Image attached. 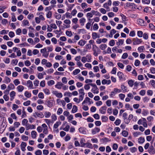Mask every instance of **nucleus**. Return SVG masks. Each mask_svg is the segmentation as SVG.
Masks as SVG:
<instances>
[{
	"label": "nucleus",
	"instance_id": "obj_1",
	"mask_svg": "<svg viewBox=\"0 0 155 155\" xmlns=\"http://www.w3.org/2000/svg\"><path fill=\"white\" fill-rule=\"evenodd\" d=\"M92 87H93L91 90V91L94 94H98L99 93V89L96 84H93Z\"/></svg>",
	"mask_w": 155,
	"mask_h": 155
},
{
	"label": "nucleus",
	"instance_id": "obj_2",
	"mask_svg": "<svg viewBox=\"0 0 155 155\" xmlns=\"http://www.w3.org/2000/svg\"><path fill=\"white\" fill-rule=\"evenodd\" d=\"M133 44L134 45H139L142 42L141 39H139L137 38H133Z\"/></svg>",
	"mask_w": 155,
	"mask_h": 155
},
{
	"label": "nucleus",
	"instance_id": "obj_3",
	"mask_svg": "<svg viewBox=\"0 0 155 155\" xmlns=\"http://www.w3.org/2000/svg\"><path fill=\"white\" fill-rule=\"evenodd\" d=\"M121 92V90L120 89L114 88V89L113 91L111 92L110 96V97H112L115 94H116L117 93H120Z\"/></svg>",
	"mask_w": 155,
	"mask_h": 155
},
{
	"label": "nucleus",
	"instance_id": "obj_4",
	"mask_svg": "<svg viewBox=\"0 0 155 155\" xmlns=\"http://www.w3.org/2000/svg\"><path fill=\"white\" fill-rule=\"evenodd\" d=\"M52 94L58 98H61L63 96L61 92H58L56 91H52Z\"/></svg>",
	"mask_w": 155,
	"mask_h": 155
},
{
	"label": "nucleus",
	"instance_id": "obj_5",
	"mask_svg": "<svg viewBox=\"0 0 155 155\" xmlns=\"http://www.w3.org/2000/svg\"><path fill=\"white\" fill-rule=\"evenodd\" d=\"M41 126L43 128V132L45 134H48V131L47 125L45 124H44L42 125Z\"/></svg>",
	"mask_w": 155,
	"mask_h": 155
},
{
	"label": "nucleus",
	"instance_id": "obj_6",
	"mask_svg": "<svg viewBox=\"0 0 155 155\" xmlns=\"http://www.w3.org/2000/svg\"><path fill=\"white\" fill-rule=\"evenodd\" d=\"M33 116L36 117L42 118L44 117L43 114L41 112H36L34 114Z\"/></svg>",
	"mask_w": 155,
	"mask_h": 155
},
{
	"label": "nucleus",
	"instance_id": "obj_7",
	"mask_svg": "<svg viewBox=\"0 0 155 155\" xmlns=\"http://www.w3.org/2000/svg\"><path fill=\"white\" fill-rule=\"evenodd\" d=\"M9 95L10 97V100L11 101H12L15 98L16 95V93L15 91H12L10 93Z\"/></svg>",
	"mask_w": 155,
	"mask_h": 155
},
{
	"label": "nucleus",
	"instance_id": "obj_8",
	"mask_svg": "<svg viewBox=\"0 0 155 155\" xmlns=\"http://www.w3.org/2000/svg\"><path fill=\"white\" fill-rule=\"evenodd\" d=\"M64 23L66 25H65L66 28H68L70 27V24L71 23V21L69 19H66L64 21Z\"/></svg>",
	"mask_w": 155,
	"mask_h": 155
},
{
	"label": "nucleus",
	"instance_id": "obj_9",
	"mask_svg": "<svg viewBox=\"0 0 155 155\" xmlns=\"http://www.w3.org/2000/svg\"><path fill=\"white\" fill-rule=\"evenodd\" d=\"M100 131V129L98 127H96L91 130L92 134L94 135L96 134L97 133L99 132Z\"/></svg>",
	"mask_w": 155,
	"mask_h": 155
},
{
	"label": "nucleus",
	"instance_id": "obj_10",
	"mask_svg": "<svg viewBox=\"0 0 155 155\" xmlns=\"http://www.w3.org/2000/svg\"><path fill=\"white\" fill-rule=\"evenodd\" d=\"M106 109L107 107L106 106L102 107L99 109V111L102 114H104L106 113Z\"/></svg>",
	"mask_w": 155,
	"mask_h": 155
},
{
	"label": "nucleus",
	"instance_id": "obj_11",
	"mask_svg": "<svg viewBox=\"0 0 155 155\" xmlns=\"http://www.w3.org/2000/svg\"><path fill=\"white\" fill-rule=\"evenodd\" d=\"M25 128L26 130H28L30 129H35V126L33 124L31 125L28 124L27 125H26Z\"/></svg>",
	"mask_w": 155,
	"mask_h": 155
},
{
	"label": "nucleus",
	"instance_id": "obj_12",
	"mask_svg": "<svg viewBox=\"0 0 155 155\" xmlns=\"http://www.w3.org/2000/svg\"><path fill=\"white\" fill-rule=\"evenodd\" d=\"M92 49L94 51V55L95 56H97L98 54L97 52V49H98V47L95 45H93Z\"/></svg>",
	"mask_w": 155,
	"mask_h": 155
},
{
	"label": "nucleus",
	"instance_id": "obj_13",
	"mask_svg": "<svg viewBox=\"0 0 155 155\" xmlns=\"http://www.w3.org/2000/svg\"><path fill=\"white\" fill-rule=\"evenodd\" d=\"M148 150L150 153L154 154L155 153V149L153 146H150Z\"/></svg>",
	"mask_w": 155,
	"mask_h": 155
},
{
	"label": "nucleus",
	"instance_id": "obj_14",
	"mask_svg": "<svg viewBox=\"0 0 155 155\" xmlns=\"http://www.w3.org/2000/svg\"><path fill=\"white\" fill-rule=\"evenodd\" d=\"M27 144L25 142H21V149L22 151H24L25 150V147L26 146Z\"/></svg>",
	"mask_w": 155,
	"mask_h": 155
},
{
	"label": "nucleus",
	"instance_id": "obj_15",
	"mask_svg": "<svg viewBox=\"0 0 155 155\" xmlns=\"http://www.w3.org/2000/svg\"><path fill=\"white\" fill-rule=\"evenodd\" d=\"M112 50L113 52L117 51V52L121 53L122 52V50L121 49H118L116 47H114L112 48Z\"/></svg>",
	"mask_w": 155,
	"mask_h": 155
},
{
	"label": "nucleus",
	"instance_id": "obj_16",
	"mask_svg": "<svg viewBox=\"0 0 155 155\" xmlns=\"http://www.w3.org/2000/svg\"><path fill=\"white\" fill-rule=\"evenodd\" d=\"M63 85V84L61 82H58L57 84L55 85V87L57 88H58L59 89H61V87H62Z\"/></svg>",
	"mask_w": 155,
	"mask_h": 155
},
{
	"label": "nucleus",
	"instance_id": "obj_17",
	"mask_svg": "<svg viewBox=\"0 0 155 155\" xmlns=\"http://www.w3.org/2000/svg\"><path fill=\"white\" fill-rule=\"evenodd\" d=\"M137 22L139 25L143 26L144 25V21L141 19H139L137 20Z\"/></svg>",
	"mask_w": 155,
	"mask_h": 155
},
{
	"label": "nucleus",
	"instance_id": "obj_18",
	"mask_svg": "<svg viewBox=\"0 0 155 155\" xmlns=\"http://www.w3.org/2000/svg\"><path fill=\"white\" fill-rule=\"evenodd\" d=\"M85 140L84 138H81L80 140V143L81 145V147H84L86 145L85 143H84Z\"/></svg>",
	"mask_w": 155,
	"mask_h": 155
},
{
	"label": "nucleus",
	"instance_id": "obj_19",
	"mask_svg": "<svg viewBox=\"0 0 155 155\" xmlns=\"http://www.w3.org/2000/svg\"><path fill=\"white\" fill-rule=\"evenodd\" d=\"M61 122L60 121H57L54 124L53 126L54 128L57 129L58 127L61 124Z\"/></svg>",
	"mask_w": 155,
	"mask_h": 155
},
{
	"label": "nucleus",
	"instance_id": "obj_20",
	"mask_svg": "<svg viewBox=\"0 0 155 155\" xmlns=\"http://www.w3.org/2000/svg\"><path fill=\"white\" fill-rule=\"evenodd\" d=\"M86 41L83 40H80L78 42V44L82 46H83L86 43Z\"/></svg>",
	"mask_w": 155,
	"mask_h": 155
},
{
	"label": "nucleus",
	"instance_id": "obj_21",
	"mask_svg": "<svg viewBox=\"0 0 155 155\" xmlns=\"http://www.w3.org/2000/svg\"><path fill=\"white\" fill-rule=\"evenodd\" d=\"M124 42V40L119 39L118 41L116 43V44L118 46H120L123 44Z\"/></svg>",
	"mask_w": 155,
	"mask_h": 155
},
{
	"label": "nucleus",
	"instance_id": "obj_22",
	"mask_svg": "<svg viewBox=\"0 0 155 155\" xmlns=\"http://www.w3.org/2000/svg\"><path fill=\"white\" fill-rule=\"evenodd\" d=\"M86 21V19L84 18H83L80 19L79 22L81 24V25L83 26L84 25V23Z\"/></svg>",
	"mask_w": 155,
	"mask_h": 155
},
{
	"label": "nucleus",
	"instance_id": "obj_23",
	"mask_svg": "<svg viewBox=\"0 0 155 155\" xmlns=\"http://www.w3.org/2000/svg\"><path fill=\"white\" fill-rule=\"evenodd\" d=\"M17 88L18 92H21L24 89V87L22 85H19L17 87Z\"/></svg>",
	"mask_w": 155,
	"mask_h": 155
},
{
	"label": "nucleus",
	"instance_id": "obj_24",
	"mask_svg": "<svg viewBox=\"0 0 155 155\" xmlns=\"http://www.w3.org/2000/svg\"><path fill=\"white\" fill-rule=\"evenodd\" d=\"M92 84H93L92 83H89L85 85L84 86V88L86 90H88L90 89V86H92Z\"/></svg>",
	"mask_w": 155,
	"mask_h": 155
},
{
	"label": "nucleus",
	"instance_id": "obj_25",
	"mask_svg": "<svg viewBox=\"0 0 155 155\" xmlns=\"http://www.w3.org/2000/svg\"><path fill=\"white\" fill-rule=\"evenodd\" d=\"M121 88L122 90V92L124 93L126 92L127 91V87L124 85H121Z\"/></svg>",
	"mask_w": 155,
	"mask_h": 155
},
{
	"label": "nucleus",
	"instance_id": "obj_26",
	"mask_svg": "<svg viewBox=\"0 0 155 155\" xmlns=\"http://www.w3.org/2000/svg\"><path fill=\"white\" fill-rule=\"evenodd\" d=\"M79 131L81 134H86V131L83 127H80L79 128Z\"/></svg>",
	"mask_w": 155,
	"mask_h": 155
},
{
	"label": "nucleus",
	"instance_id": "obj_27",
	"mask_svg": "<svg viewBox=\"0 0 155 155\" xmlns=\"http://www.w3.org/2000/svg\"><path fill=\"white\" fill-rule=\"evenodd\" d=\"M37 134L36 132L35 131L33 130L31 132V136L33 138H36Z\"/></svg>",
	"mask_w": 155,
	"mask_h": 155
},
{
	"label": "nucleus",
	"instance_id": "obj_28",
	"mask_svg": "<svg viewBox=\"0 0 155 155\" xmlns=\"http://www.w3.org/2000/svg\"><path fill=\"white\" fill-rule=\"evenodd\" d=\"M27 86L29 87L32 88L33 84L32 81L30 80H28L27 81Z\"/></svg>",
	"mask_w": 155,
	"mask_h": 155
},
{
	"label": "nucleus",
	"instance_id": "obj_29",
	"mask_svg": "<svg viewBox=\"0 0 155 155\" xmlns=\"http://www.w3.org/2000/svg\"><path fill=\"white\" fill-rule=\"evenodd\" d=\"M117 75L118 76L119 79L120 80L123 78L124 76V74L123 73L120 71L117 72Z\"/></svg>",
	"mask_w": 155,
	"mask_h": 155
},
{
	"label": "nucleus",
	"instance_id": "obj_30",
	"mask_svg": "<svg viewBox=\"0 0 155 155\" xmlns=\"http://www.w3.org/2000/svg\"><path fill=\"white\" fill-rule=\"evenodd\" d=\"M8 88L9 90H11L14 89L15 88V87L14 84L12 83H10L8 86Z\"/></svg>",
	"mask_w": 155,
	"mask_h": 155
},
{
	"label": "nucleus",
	"instance_id": "obj_31",
	"mask_svg": "<svg viewBox=\"0 0 155 155\" xmlns=\"http://www.w3.org/2000/svg\"><path fill=\"white\" fill-rule=\"evenodd\" d=\"M44 14L42 12H40L39 13V16L38 17L40 20L44 21L45 20V18L43 16V15Z\"/></svg>",
	"mask_w": 155,
	"mask_h": 155
},
{
	"label": "nucleus",
	"instance_id": "obj_32",
	"mask_svg": "<svg viewBox=\"0 0 155 155\" xmlns=\"http://www.w3.org/2000/svg\"><path fill=\"white\" fill-rule=\"evenodd\" d=\"M145 139L142 137H139L138 139V142L140 143H143L145 141Z\"/></svg>",
	"mask_w": 155,
	"mask_h": 155
},
{
	"label": "nucleus",
	"instance_id": "obj_33",
	"mask_svg": "<svg viewBox=\"0 0 155 155\" xmlns=\"http://www.w3.org/2000/svg\"><path fill=\"white\" fill-rule=\"evenodd\" d=\"M22 24L24 26H28L29 25V22L28 20H24L22 21Z\"/></svg>",
	"mask_w": 155,
	"mask_h": 155
},
{
	"label": "nucleus",
	"instance_id": "obj_34",
	"mask_svg": "<svg viewBox=\"0 0 155 155\" xmlns=\"http://www.w3.org/2000/svg\"><path fill=\"white\" fill-rule=\"evenodd\" d=\"M78 110V107L76 105H74L72 109L71 112L72 113H75L77 112Z\"/></svg>",
	"mask_w": 155,
	"mask_h": 155
},
{
	"label": "nucleus",
	"instance_id": "obj_35",
	"mask_svg": "<svg viewBox=\"0 0 155 155\" xmlns=\"http://www.w3.org/2000/svg\"><path fill=\"white\" fill-rule=\"evenodd\" d=\"M66 35L69 37H71L73 35L71 31H66Z\"/></svg>",
	"mask_w": 155,
	"mask_h": 155
},
{
	"label": "nucleus",
	"instance_id": "obj_36",
	"mask_svg": "<svg viewBox=\"0 0 155 155\" xmlns=\"http://www.w3.org/2000/svg\"><path fill=\"white\" fill-rule=\"evenodd\" d=\"M28 120L26 119H24L22 121V124L23 125L25 126V127L28 124Z\"/></svg>",
	"mask_w": 155,
	"mask_h": 155
},
{
	"label": "nucleus",
	"instance_id": "obj_37",
	"mask_svg": "<svg viewBox=\"0 0 155 155\" xmlns=\"http://www.w3.org/2000/svg\"><path fill=\"white\" fill-rule=\"evenodd\" d=\"M92 37L93 39H95L97 38H99V36L98 35L97 33L96 32L93 33L92 34Z\"/></svg>",
	"mask_w": 155,
	"mask_h": 155
},
{
	"label": "nucleus",
	"instance_id": "obj_38",
	"mask_svg": "<svg viewBox=\"0 0 155 155\" xmlns=\"http://www.w3.org/2000/svg\"><path fill=\"white\" fill-rule=\"evenodd\" d=\"M51 114L49 112H45L44 114V115L46 118H48L51 115Z\"/></svg>",
	"mask_w": 155,
	"mask_h": 155
},
{
	"label": "nucleus",
	"instance_id": "obj_39",
	"mask_svg": "<svg viewBox=\"0 0 155 155\" xmlns=\"http://www.w3.org/2000/svg\"><path fill=\"white\" fill-rule=\"evenodd\" d=\"M107 47L106 45L105 44H101L100 46V48L102 50H104Z\"/></svg>",
	"mask_w": 155,
	"mask_h": 155
},
{
	"label": "nucleus",
	"instance_id": "obj_40",
	"mask_svg": "<svg viewBox=\"0 0 155 155\" xmlns=\"http://www.w3.org/2000/svg\"><path fill=\"white\" fill-rule=\"evenodd\" d=\"M25 95L26 97L29 98L31 96V93H29L28 91H26L25 93Z\"/></svg>",
	"mask_w": 155,
	"mask_h": 155
},
{
	"label": "nucleus",
	"instance_id": "obj_41",
	"mask_svg": "<svg viewBox=\"0 0 155 155\" xmlns=\"http://www.w3.org/2000/svg\"><path fill=\"white\" fill-rule=\"evenodd\" d=\"M122 135L124 137H127L128 135V132L126 130H124L122 132Z\"/></svg>",
	"mask_w": 155,
	"mask_h": 155
},
{
	"label": "nucleus",
	"instance_id": "obj_42",
	"mask_svg": "<svg viewBox=\"0 0 155 155\" xmlns=\"http://www.w3.org/2000/svg\"><path fill=\"white\" fill-rule=\"evenodd\" d=\"M43 2V4L45 5H48L49 4V2L48 0H41Z\"/></svg>",
	"mask_w": 155,
	"mask_h": 155
},
{
	"label": "nucleus",
	"instance_id": "obj_43",
	"mask_svg": "<svg viewBox=\"0 0 155 155\" xmlns=\"http://www.w3.org/2000/svg\"><path fill=\"white\" fill-rule=\"evenodd\" d=\"M5 82L6 83H9L11 82V80L8 77H5Z\"/></svg>",
	"mask_w": 155,
	"mask_h": 155
},
{
	"label": "nucleus",
	"instance_id": "obj_44",
	"mask_svg": "<svg viewBox=\"0 0 155 155\" xmlns=\"http://www.w3.org/2000/svg\"><path fill=\"white\" fill-rule=\"evenodd\" d=\"M47 105L49 107H51L52 106L53 103L51 101H47Z\"/></svg>",
	"mask_w": 155,
	"mask_h": 155
},
{
	"label": "nucleus",
	"instance_id": "obj_45",
	"mask_svg": "<svg viewBox=\"0 0 155 155\" xmlns=\"http://www.w3.org/2000/svg\"><path fill=\"white\" fill-rule=\"evenodd\" d=\"M80 72V70L79 69H76L73 71V74L75 75L79 73Z\"/></svg>",
	"mask_w": 155,
	"mask_h": 155
},
{
	"label": "nucleus",
	"instance_id": "obj_46",
	"mask_svg": "<svg viewBox=\"0 0 155 155\" xmlns=\"http://www.w3.org/2000/svg\"><path fill=\"white\" fill-rule=\"evenodd\" d=\"M52 15V13L51 11H49L46 15V17L48 18H51Z\"/></svg>",
	"mask_w": 155,
	"mask_h": 155
},
{
	"label": "nucleus",
	"instance_id": "obj_47",
	"mask_svg": "<svg viewBox=\"0 0 155 155\" xmlns=\"http://www.w3.org/2000/svg\"><path fill=\"white\" fill-rule=\"evenodd\" d=\"M13 82L16 86H17L20 84V82L18 79L14 80Z\"/></svg>",
	"mask_w": 155,
	"mask_h": 155
},
{
	"label": "nucleus",
	"instance_id": "obj_48",
	"mask_svg": "<svg viewBox=\"0 0 155 155\" xmlns=\"http://www.w3.org/2000/svg\"><path fill=\"white\" fill-rule=\"evenodd\" d=\"M130 150L131 152L133 153L137 151V149L135 147H132L130 148Z\"/></svg>",
	"mask_w": 155,
	"mask_h": 155
},
{
	"label": "nucleus",
	"instance_id": "obj_49",
	"mask_svg": "<svg viewBox=\"0 0 155 155\" xmlns=\"http://www.w3.org/2000/svg\"><path fill=\"white\" fill-rule=\"evenodd\" d=\"M128 56V55L127 53H124L121 57V58L123 59H125Z\"/></svg>",
	"mask_w": 155,
	"mask_h": 155
},
{
	"label": "nucleus",
	"instance_id": "obj_50",
	"mask_svg": "<svg viewBox=\"0 0 155 155\" xmlns=\"http://www.w3.org/2000/svg\"><path fill=\"white\" fill-rule=\"evenodd\" d=\"M138 36L139 37H142L143 36V32L141 31H138L137 33Z\"/></svg>",
	"mask_w": 155,
	"mask_h": 155
},
{
	"label": "nucleus",
	"instance_id": "obj_51",
	"mask_svg": "<svg viewBox=\"0 0 155 155\" xmlns=\"http://www.w3.org/2000/svg\"><path fill=\"white\" fill-rule=\"evenodd\" d=\"M140 63V61L136 59L135 61V63H134V65L136 66H139Z\"/></svg>",
	"mask_w": 155,
	"mask_h": 155
},
{
	"label": "nucleus",
	"instance_id": "obj_52",
	"mask_svg": "<svg viewBox=\"0 0 155 155\" xmlns=\"http://www.w3.org/2000/svg\"><path fill=\"white\" fill-rule=\"evenodd\" d=\"M11 117L14 119L17 120V117L15 113H12L10 115Z\"/></svg>",
	"mask_w": 155,
	"mask_h": 155
},
{
	"label": "nucleus",
	"instance_id": "obj_53",
	"mask_svg": "<svg viewBox=\"0 0 155 155\" xmlns=\"http://www.w3.org/2000/svg\"><path fill=\"white\" fill-rule=\"evenodd\" d=\"M63 111V110L62 108H59L58 109V111L57 112V114L58 115H60L61 114Z\"/></svg>",
	"mask_w": 155,
	"mask_h": 155
},
{
	"label": "nucleus",
	"instance_id": "obj_54",
	"mask_svg": "<svg viewBox=\"0 0 155 155\" xmlns=\"http://www.w3.org/2000/svg\"><path fill=\"white\" fill-rule=\"evenodd\" d=\"M54 82L53 80H51L49 81L48 82V86H51L54 84Z\"/></svg>",
	"mask_w": 155,
	"mask_h": 155
},
{
	"label": "nucleus",
	"instance_id": "obj_55",
	"mask_svg": "<svg viewBox=\"0 0 155 155\" xmlns=\"http://www.w3.org/2000/svg\"><path fill=\"white\" fill-rule=\"evenodd\" d=\"M128 84L130 86L132 87L134 85V81L132 80H130L128 81Z\"/></svg>",
	"mask_w": 155,
	"mask_h": 155
},
{
	"label": "nucleus",
	"instance_id": "obj_56",
	"mask_svg": "<svg viewBox=\"0 0 155 155\" xmlns=\"http://www.w3.org/2000/svg\"><path fill=\"white\" fill-rule=\"evenodd\" d=\"M101 119L103 122H106L108 120V118L106 116H102L101 117Z\"/></svg>",
	"mask_w": 155,
	"mask_h": 155
},
{
	"label": "nucleus",
	"instance_id": "obj_57",
	"mask_svg": "<svg viewBox=\"0 0 155 155\" xmlns=\"http://www.w3.org/2000/svg\"><path fill=\"white\" fill-rule=\"evenodd\" d=\"M93 69L94 70V72H97L99 71V69L98 66H94L93 68Z\"/></svg>",
	"mask_w": 155,
	"mask_h": 155
},
{
	"label": "nucleus",
	"instance_id": "obj_58",
	"mask_svg": "<svg viewBox=\"0 0 155 155\" xmlns=\"http://www.w3.org/2000/svg\"><path fill=\"white\" fill-rule=\"evenodd\" d=\"M35 154L36 155H41L42 152L41 150H38L35 152Z\"/></svg>",
	"mask_w": 155,
	"mask_h": 155
},
{
	"label": "nucleus",
	"instance_id": "obj_59",
	"mask_svg": "<svg viewBox=\"0 0 155 155\" xmlns=\"http://www.w3.org/2000/svg\"><path fill=\"white\" fill-rule=\"evenodd\" d=\"M93 116V117L96 120H99L100 118V116L99 114H94Z\"/></svg>",
	"mask_w": 155,
	"mask_h": 155
},
{
	"label": "nucleus",
	"instance_id": "obj_60",
	"mask_svg": "<svg viewBox=\"0 0 155 155\" xmlns=\"http://www.w3.org/2000/svg\"><path fill=\"white\" fill-rule=\"evenodd\" d=\"M144 49V47L143 46H140L138 48V51L139 52H142L143 50Z\"/></svg>",
	"mask_w": 155,
	"mask_h": 155
},
{
	"label": "nucleus",
	"instance_id": "obj_61",
	"mask_svg": "<svg viewBox=\"0 0 155 155\" xmlns=\"http://www.w3.org/2000/svg\"><path fill=\"white\" fill-rule=\"evenodd\" d=\"M38 96V97L40 98L43 99L44 98V94L42 92L39 93Z\"/></svg>",
	"mask_w": 155,
	"mask_h": 155
},
{
	"label": "nucleus",
	"instance_id": "obj_62",
	"mask_svg": "<svg viewBox=\"0 0 155 155\" xmlns=\"http://www.w3.org/2000/svg\"><path fill=\"white\" fill-rule=\"evenodd\" d=\"M119 96L121 100H123L125 97V95L123 94H120L119 95Z\"/></svg>",
	"mask_w": 155,
	"mask_h": 155
},
{
	"label": "nucleus",
	"instance_id": "obj_63",
	"mask_svg": "<svg viewBox=\"0 0 155 155\" xmlns=\"http://www.w3.org/2000/svg\"><path fill=\"white\" fill-rule=\"evenodd\" d=\"M71 52L74 54H76L77 51L74 48H71L70 49Z\"/></svg>",
	"mask_w": 155,
	"mask_h": 155
},
{
	"label": "nucleus",
	"instance_id": "obj_64",
	"mask_svg": "<svg viewBox=\"0 0 155 155\" xmlns=\"http://www.w3.org/2000/svg\"><path fill=\"white\" fill-rule=\"evenodd\" d=\"M91 26V23L88 22L86 24V27L87 29H89Z\"/></svg>",
	"mask_w": 155,
	"mask_h": 155
}]
</instances>
